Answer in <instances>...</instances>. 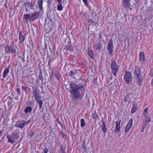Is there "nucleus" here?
<instances>
[{
    "label": "nucleus",
    "mask_w": 153,
    "mask_h": 153,
    "mask_svg": "<svg viewBox=\"0 0 153 153\" xmlns=\"http://www.w3.org/2000/svg\"><path fill=\"white\" fill-rule=\"evenodd\" d=\"M29 105H33V102H32V101H30L29 102Z\"/></svg>",
    "instance_id": "obj_44"
},
{
    "label": "nucleus",
    "mask_w": 153,
    "mask_h": 153,
    "mask_svg": "<svg viewBox=\"0 0 153 153\" xmlns=\"http://www.w3.org/2000/svg\"><path fill=\"white\" fill-rule=\"evenodd\" d=\"M148 110V108H146L144 110V113H146V114H147V112Z\"/></svg>",
    "instance_id": "obj_42"
},
{
    "label": "nucleus",
    "mask_w": 153,
    "mask_h": 153,
    "mask_svg": "<svg viewBox=\"0 0 153 153\" xmlns=\"http://www.w3.org/2000/svg\"><path fill=\"white\" fill-rule=\"evenodd\" d=\"M27 87L25 86H22V88L23 90H24L25 91L27 89Z\"/></svg>",
    "instance_id": "obj_38"
},
{
    "label": "nucleus",
    "mask_w": 153,
    "mask_h": 153,
    "mask_svg": "<svg viewBox=\"0 0 153 153\" xmlns=\"http://www.w3.org/2000/svg\"><path fill=\"white\" fill-rule=\"evenodd\" d=\"M91 116L92 118L93 119H95V120L97 119L98 118L97 114L96 112L93 113L92 114Z\"/></svg>",
    "instance_id": "obj_28"
},
{
    "label": "nucleus",
    "mask_w": 153,
    "mask_h": 153,
    "mask_svg": "<svg viewBox=\"0 0 153 153\" xmlns=\"http://www.w3.org/2000/svg\"><path fill=\"white\" fill-rule=\"evenodd\" d=\"M128 100V99L127 97H126V96L124 98V101L125 102H127Z\"/></svg>",
    "instance_id": "obj_39"
},
{
    "label": "nucleus",
    "mask_w": 153,
    "mask_h": 153,
    "mask_svg": "<svg viewBox=\"0 0 153 153\" xmlns=\"http://www.w3.org/2000/svg\"><path fill=\"white\" fill-rule=\"evenodd\" d=\"M101 129L102 131L105 134L106 132L107 128L106 124L105 122L104 121L102 122Z\"/></svg>",
    "instance_id": "obj_20"
},
{
    "label": "nucleus",
    "mask_w": 153,
    "mask_h": 153,
    "mask_svg": "<svg viewBox=\"0 0 153 153\" xmlns=\"http://www.w3.org/2000/svg\"><path fill=\"white\" fill-rule=\"evenodd\" d=\"M27 8H28L27 7H25V11L26 12L29 11V10H28Z\"/></svg>",
    "instance_id": "obj_47"
},
{
    "label": "nucleus",
    "mask_w": 153,
    "mask_h": 153,
    "mask_svg": "<svg viewBox=\"0 0 153 153\" xmlns=\"http://www.w3.org/2000/svg\"><path fill=\"white\" fill-rule=\"evenodd\" d=\"M132 10L131 8H130V10Z\"/></svg>",
    "instance_id": "obj_54"
},
{
    "label": "nucleus",
    "mask_w": 153,
    "mask_h": 153,
    "mask_svg": "<svg viewBox=\"0 0 153 153\" xmlns=\"http://www.w3.org/2000/svg\"><path fill=\"white\" fill-rule=\"evenodd\" d=\"M77 73V71L76 70H71L69 72V75L72 77L75 78L73 76L74 75L76 74Z\"/></svg>",
    "instance_id": "obj_21"
},
{
    "label": "nucleus",
    "mask_w": 153,
    "mask_h": 153,
    "mask_svg": "<svg viewBox=\"0 0 153 153\" xmlns=\"http://www.w3.org/2000/svg\"><path fill=\"white\" fill-rule=\"evenodd\" d=\"M147 123H146V122L143 123L142 125V128H145L147 125Z\"/></svg>",
    "instance_id": "obj_35"
},
{
    "label": "nucleus",
    "mask_w": 153,
    "mask_h": 153,
    "mask_svg": "<svg viewBox=\"0 0 153 153\" xmlns=\"http://www.w3.org/2000/svg\"><path fill=\"white\" fill-rule=\"evenodd\" d=\"M137 103H134L132 105V108L131 109V113H134L137 110Z\"/></svg>",
    "instance_id": "obj_22"
},
{
    "label": "nucleus",
    "mask_w": 153,
    "mask_h": 153,
    "mask_svg": "<svg viewBox=\"0 0 153 153\" xmlns=\"http://www.w3.org/2000/svg\"><path fill=\"white\" fill-rule=\"evenodd\" d=\"M124 79L127 84H129L132 80V76L131 73L130 71L126 72L124 77Z\"/></svg>",
    "instance_id": "obj_4"
},
{
    "label": "nucleus",
    "mask_w": 153,
    "mask_h": 153,
    "mask_svg": "<svg viewBox=\"0 0 153 153\" xmlns=\"http://www.w3.org/2000/svg\"><path fill=\"white\" fill-rule=\"evenodd\" d=\"M30 14H25L24 15L23 17V21L25 22L28 23L29 21L30 22L31 21H30Z\"/></svg>",
    "instance_id": "obj_13"
},
{
    "label": "nucleus",
    "mask_w": 153,
    "mask_h": 153,
    "mask_svg": "<svg viewBox=\"0 0 153 153\" xmlns=\"http://www.w3.org/2000/svg\"><path fill=\"white\" fill-rule=\"evenodd\" d=\"M80 125L81 127H83L85 125V120L83 119H82L80 120Z\"/></svg>",
    "instance_id": "obj_30"
},
{
    "label": "nucleus",
    "mask_w": 153,
    "mask_h": 153,
    "mask_svg": "<svg viewBox=\"0 0 153 153\" xmlns=\"http://www.w3.org/2000/svg\"><path fill=\"white\" fill-rule=\"evenodd\" d=\"M114 48L113 42L112 39L110 40L108 42L107 48L109 54L111 56H113V51Z\"/></svg>",
    "instance_id": "obj_5"
},
{
    "label": "nucleus",
    "mask_w": 153,
    "mask_h": 153,
    "mask_svg": "<svg viewBox=\"0 0 153 153\" xmlns=\"http://www.w3.org/2000/svg\"><path fill=\"white\" fill-rule=\"evenodd\" d=\"M39 11L42 12V13L43 12L44 10H43V7H39Z\"/></svg>",
    "instance_id": "obj_40"
},
{
    "label": "nucleus",
    "mask_w": 153,
    "mask_h": 153,
    "mask_svg": "<svg viewBox=\"0 0 153 153\" xmlns=\"http://www.w3.org/2000/svg\"><path fill=\"white\" fill-rule=\"evenodd\" d=\"M139 60L141 64H143L146 61L144 53L143 52H140L139 53Z\"/></svg>",
    "instance_id": "obj_11"
},
{
    "label": "nucleus",
    "mask_w": 153,
    "mask_h": 153,
    "mask_svg": "<svg viewBox=\"0 0 153 153\" xmlns=\"http://www.w3.org/2000/svg\"><path fill=\"white\" fill-rule=\"evenodd\" d=\"M2 131H0V136H1L2 135Z\"/></svg>",
    "instance_id": "obj_48"
},
{
    "label": "nucleus",
    "mask_w": 153,
    "mask_h": 153,
    "mask_svg": "<svg viewBox=\"0 0 153 153\" xmlns=\"http://www.w3.org/2000/svg\"><path fill=\"white\" fill-rule=\"evenodd\" d=\"M16 91L18 93V95H20L21 91L19 88H17L16 89Z\"/></svg>",
    "instance_id": "obj_33"
},
{
    "label": "nucleus",
    "mask_w": 153,
    "mask_h": 153,
    "mask_svg": "<svg viewBox=\"0 0 153 153\" xmlns=\"http://www.w3.org/2000/svg\"><path fill=\"white\" fill-rule=\"evenodd\" d=\"M58 2V3H59V4H60L61 3L62 1V0H56Z\"/></svg>",
    "instance_id": "obj_46"
},
{
    "label": "nucleus",
    "mask_w": 153,
    "mask_h": 153,
    "mask_svg": "<svg viewBox=\"0 0 153 153\" xmlns=\"http://www.w3.org/2000/svg\"><path fill=\"white\" fill-rule=\"evenodd\" d=\"M152 85L153 86V79L152 80Z\"/></svg>",
    "instance_id": "obj_50"
},
{
    "label": "nucleus",
    "mask_w": 153,
    "mask_h": 153,
    "mask_svg": "<svg viewBox=\"0 0 153 153\" xmlns=\"http://www.w3.org/2000/svg\"><path fill=\"white\" fill-rule=\"evenodd\" d=\"M122 3L123 7L125 8H128L130 6L129 0H123Z\"/></svg>",
    "instance_id": "obj_15"
},
{
    "label": "nucleus",
    "mask_w": 153,
    "mask_h": 153,
    "mask_svg": "<svg viewBox=\"0 0 153 153\" xmlns=\"http://www.w3.org/2000/svg\"><path fill=\"white\" fill-rule=\"evenodd\" d=\"M137 76L136 80L138 85L141 86L142 83L143 79V76L141 74L136 75Z\"/></svg>",
    "instance_id": "obj_14"
},
{
    "label": "nucleus",
    "mask_w": 153,
    "mask_h": 153,
    "mask_svg": "<svg viewBox=\"0 0 153 153\" xmlns=\"http://www.w3.org/2000/svg\"><path fill=\"white\" fill-rule=\"evenodd\" d=\"M39 76L40 79L41 80V81H42L43 80V78L42 76V74L41 73H40Z\"/></svg>",
    "instance_id": "obj_37"
},
{
    "label": "nucleus",
    "mask_w": 153,
    "mask_h": 153,
    "mask_svg": "<svg viewBox=\"0 0 153 153\" xmlns=\"http://www.w3.org/2000/svg\"><path fill=\"white\" fill-rule=\"evenodd\" d=\"M141 73L140 69L138 66L135 68V74L136 75L140 74Z\"/></svg>",
    "instance_id": "obj_25"
},
{
    "label": "nucleus",
    "mask_w": 153,
    "mask_h": 153,
    "mask_svg": "<svg viewBox=\"0 0 153 153\" xmlns=\"http://www.w3.org/2000/svg\"><path fill=\"white\" fill-rule=\"evenodd\" d=\"M40 99H38L37 100H35L36 101H37L39 105V108H41L42 107L43 105V102L42 100H40Z\"/></svg>",
    "instance_id": "obj_27"
},
{
    "label": "nucleus",
    "mask_w": 153,
    "mask_h": 153,
    "mask_svg": "<svg viewBox=\"0 0 153 153\" xmlns=\"http://www.w3.org/2000/svg\"><path fill=\"white\" fill-rule=\"evenodd\" d=\"M48 150L47 149H46L44 150V153H48Z\"/></svg>",
    "instance_id": "obj_43"
},
{
    "label": "nucleus",
    "mask_w": 153,
    "mask_h": 153,
    "mask_svg": "<svg viewBox=\"0 0 153 153\" xmlns=\"http://www.w3.org/2000/svg\"><path fill=\"white\" fill-rule=\"evenodd\" d=\"M33 95L35 97V100H37L38 99H41V97L40 96V91L39 89L37 87H36L34 89L33 87Z\"/></svg>",
    "instance_id": "obj_6"
},
{
    "label": "nucleus",
    "mask_w": 153,
    "mask_h": 153,
    "mask_svg": "<svg viewBox=\"0 0 153 153\" xmlns=\"http://www.w3.org/2000/svg\"><path fill=\"white\" fill-rule=\"evenodd\" d=\"M150 75L153 77V69H151L150 72Z\"/></svg>",
    "instance_id": "obj_36"
},
{
    "label": "nucleus",
    "mask_w": 153,
    "mask_h": 153,
    "mask_svg": "<svg viewBox=\"0 0 153 153\" xmlns=\"http://www.w3.org/2000/svg\"><path fill=\"white\" fill-rule=\"evenodd\" d=\"M111 68L112 70V73L114 76H116L118 72V66L115 61H113L111 64Z\"/></svg>",
    "instance_id": "obj_3"
},
{
    "label": "nucleus",
    "mask_w": 153,
    "mask_h": 153,
    "mask_svg": "<svg viewBox=\"0 0 153 153\" xmlns=\"http://www.w3.org/2000/svg\"><path fill=\"white\" fill-rule=\"evenodd\" d=\"M68 45H66L65 49L67 50L72 51L74 49V48L73 46L70 44L71 43V41H68Z\"/></svg>",
    "instance_id": "obj_16"
},
{
    "label": "nucleus",
    "mask_w": 153,
    "mask_h": 153,
    "mask_svg": "<svg viewBox=\"0 0 153 153\" xmlns=\"http://www.w3.org/2000/svg\"><path fill=\"white\" fill-rule=\"evenodd\" d=\"M19 130L18 129L15 130L12 135L7 136L8 141L12 143L16 142L19 138Z\"/></svg>",
    "instance_id": "obj_2"
},
{
    "label": "nucleus",
    "mask_w": 153,
    "mask_h": 153,
    "mask_svg": "<svg viewBox=\"0 0 153 153\" xmlns=\"http://www.w3.org/2000/svg\"><path fill=\"white\" fill-rule=\"evenodd\" d=\"M10 68V67L8 66L4 69L3 75V77L4 78H6L9 72Z\"/></svg>",
    "instance_id": "obj_18"
},
{
    "label": "nucleus",
    "mask_w": 153,
    "mask_h": 153,
    "mask_svg": "<svg viewBox=\"0 0 153 153\" xmlns=\"http://www.w3.org/2000/svg\"><path fill=\"white\" fill-rule=\"evenodd\" d=\"M29 123L28 121L23 122V121H18L15 124L16 127H18L19 128H23L25 124H27Z\"/></svg>",
    "instance_id": "obj_8"
},
{
    "label": "nucleus",
    "mask_w": 153,
    "mask_h": 153,
    "mask_svg": "<svg viewBox=\"0 0 153 153\" xmlns=\"http://www.w3.org/2000/svg\"><path fill=\"white\" fill-rule=\"evenodd\" d=\"M5 51L6 53H14L16 52V50L15 48L13 46H11L9 45H7L5 47Z\"/></svg>",
    "instance_id": "obj_7"
},
{
    "label": "nucleus",
    "mask_w": 153,
    "mask_h": 153,
    "mask_svg": "<svg viewBox=\"0 0 153 153\" xmlns=\"http://www.w3.org/2000/svg\"><path fill=\"white\" fill-rule=\"evenodd\" d=\"M40 15L39 11L35 12L32 14L30 16V21H34L37 19Z\"/></svg>",
    "instance_id": "obj_10"
},
{
    "label": "nucleus",
    "mask_w": 153,
    "mask_h": 153,
    "mask_svg": "<svg viewBox=\"0 0 153 153\" xmlns=\"http://www.w3.org/2000/svg\"><path fill=\"white\" fill-rule=\"evenodd\" d=\"M33 108L31 107H27L25 110V112L26 114L31 113Z\"/></svg>",
    "instance_id": "obj_24"
},
{
    "label": "nucleus",
    "mask_w": 153,
    "mask_h": 153,
    "mask_svg": "<svg viewBox=\"0 0 153 153\" xmlns=\"http://www.w3.org/2000/svg\"><path fill=\"white\" fill-rule=\"evenodd\" d=\"M151 121V120L149 117L146 118L145 120V122L147 124Z\"/></svg>",
    "instance_id": "obj_34"
},
{
    "label": "nucleus",
    "mask_w": 153,
    "mask_h": 153,
    "mask_svg": "<svg viewBox=\"0 0 153 153\" xmlns=\"http://www.w3.org/2000/svg\"><path fill=\"white\" fill-rule=\"evenodd\" d=\"M51 0H49L48 1V3L49 4L50 3V1Z\"/></svg>",
    "instance_id": "obj_53"
},
{
    "label": "nucleus",
    "mask_w": 153,
    "mask_h": 153,
    "mask_svg": "<svg viewBox=\"0 0 153 153\" xmlns=\"http://www.w3.org/2000/svg\"><path fill=\"white\" fill-rule=\"evenodd\" d=\"M13 98L10 97H9V100L8 101V105H10L12 103L13 101Z\"/></svg>",
    "instance_id": "obj_32"
},
{
    "label": "nucleus",
    "mask_w": 153,
    "mask_h": 153,
    "mask_svg": "<svg viewBox=\"0 0 153 153\" xmlns=\"http://www.w3.org/2000/svg\"><path fill=\"white\" fill-rule=\"evenodd\" d=\"M19 39L20 43H23L25 39V36L21 31L19 32Z\"/></svg>",
    "instance_id": "obj_17"
},
{
    "label": "nucleus",
    "mask_w": 153,
    "mask_h": 153,
    "mask_svg": "<svg viewBox=\"0 0 153 153\" xmlns=\"http://www.w3.org/2000/svg\"><path fill=\"white\" fill-rule=\"evenodd\" d=\"M58 123L59 124H60V125H62V123H61V122H60V121H58Z\"/></svg>",
    "instance_id": "obj_51"
},
{
    "label": "nucleus",
    "mask_w": 153,
    "mask_h": 153,
    "mask_svg": "<svg viewBox=\"0 0 153 153\" xmlns=\"http://www.w3.org/2000/svg\"><path fill=\"white\" fill-rule=\"evenodd\" d=\"M70 89L69 92L72 99H83L82 95L85 94V87L82 83L77 84L72 82L69 84Z\"/></svg>",
    "instance_id": "obj_1"
},
{
    "label": "nucleus",
    "mask_w": 153,
    "mask_h": 153,
    "mask_svg": "<svg viewBox=\"0 0 153 153\" xmlns=\"http://www.w3.org/2000/svg\"><path fill=\"white\" fill-rule=\"evenodd\" d=\"M121 121L120 120H117L116 122V128L114 131L115 133H119L120 130V123Z\"/></svg>",
    "instance_id": "obj_12"
},
{
    "label": "nucleus",
    "mask_w": 153,
    "mask_h": 153,
    "mask_svg": "<svg viewBox=\"0 0 153 153\" xmlns=\"http://www.w3.org/2000/svg\"><path fill=\"white\" fill-rule=\"evenodd\" d=\"M18 97H15V99H16L17 100V99H18Z\"/></svg>",
    "instance_id": "obj_52"
},
{
    "label": "nucleus",
    "mask_w": 153,
    "mask_h": 153,
    "mask_svg": "<svg viewBox=\"0 0 153 153\" xmlns=\"http://www.w3.org/2000/svg\"><path fill=\"white\" fill-rule=\"evenodd\" d=\"M84 3L85 4V5H87L88 4V2L87 0H82Z\"/></svg>",
    "instance_id": "obj_41"
},
{
    "label": "nucleus",
    "mask_w": 153,
    "mask_h": 153,
    "mask_svg": "<svg viewBox=\"0 0 153 153\" xmlns=\"http://www.w3.org/2000/svg\"><path fill=\"white\" fill-rule=\"evenodd\" d=\"M24 5L25 7L31 9V10H33L34 5L28 2H26L24 3Z\"/></svg>",
    "instance_id": "obj_19"
},
{
    "label": "nucleus",
    "mask_w": 153,
    "mask_h": 153,
    "mask_svg": "<svg viewBox=\"0 0 153 153\" xmlns=\"http://www.w3.org/2000/svg\"><path fill=\"white\" fill-rule=\"evenodd\" d=\"M133 120L131 118L128 122V124L126 126L125 132L127 133L131 129L133 125Z\"/></svg>",
    "instance_id": "obj_9"
},
{
    "label": "nucleus",
    "mask_w": 153,
    "mask_h": 153,
    "mask_svg": "<svg viewBox=\"0 0 153 153\" xmlns=\"http://www.w3.org/2000/svg\"><path fill=\"white\" fill-rule=\"evenodd\" d=\"M38 3L39 7H42L43 1L42 0H39L38 1Z\"/></svg>",
    "instance_id": "obj_31"
},
{
    "label": "nucleus",
    "mask_w": 153,
    "mask_h": 153,
    "mask_svg": "<svg viewBox=\"0 0 153 153\" xmlns=\"http://www.w3.org/2000/svg\"><path fill=\"white\" fill-rule=\"evenodd\" d=\"M30 134L31 137H32L34 134V133L33 132H30Z\"/></svg>",
    "instance_id": "obj_45"
},
{
    "label": "nucleus",
    "mask_w": 153,
    "mask_h": 153,
    "mask_svg": "<svg viewBox=\"0 0 153 153\" xmlns=\"http://www.w3.org/2000/svg\"><path fill=\"white\" fill-rule=\"evenodd\" d=\"M144 130H145V128H142V130H141L142 132H143L144 131Z\"/></svg>",
    "instance_id": "obj_49"
},
{
    "label": "nucleus",
    "mask_w": 153,
    "mask_h": 153,
    "mask_svg": "<svg viewBox=\"0 0 153 153\" xmlns=\"http://www.w3.org/2000/svg\"><path fill=\"white\" fill-rule=\"evenodd\" d=\"M101 43L100 42L97 43L95 45L96 49L100 51V49L102 48Z\"/></svg>",
    "instance_id": "obj_23"
},
{
    "label": "nucleus",
    "mask_w": 153,
    "mask_h": 153,
    "mask_svg": "<svg viewBox=\"0 0 153 153\" xmlns=\"http://www.w3.org/2000/svg\"><path fill=\"white\" fill-rule=\"evenodd\" d=\"M88 53L89 56L91 59H93L94 56V52L91 50L89 49L88 51Z\"/></svg>",
    "instance_id": "obj_26"
},
{
    "label": "nucleus",
    "mask_w": 153,
    "mask_h": 153,
    "mask_svg": "<svg viewBox=\"0 0 153 153\" xmlns=\"http://www.w3.org/2000/svg\"><path fill=\"white\" fill-rule=\"evenodd\" d=\"M57 9L59 11H61L63 10V8L61 3L59 4L57 6Z\"/></svg>",
    "instance_id": "obj_29"
}]
</instances>
